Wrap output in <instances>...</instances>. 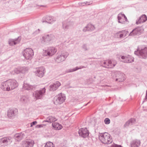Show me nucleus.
<instances>
[{
  "label": "nucleus",
  "instance_id": "f257e3e1",
  "mask_svg": "<svg viewBox=\"0 0 147 147\" xmlns=\"http://www.w3.org/2000/svg\"><path fill=\"white\" fill-rule=\"evenodd\" d=\"M98 136L99 140L103 144H109L113 141L110 135L107 133H99Z\"/></svg>",
  "mask_w": 147,
  "mask_h": 147
},
{
  "label": "nucleus",
  "instance_id": "f03ea898",
  "mask_svg": "<svg viewBox=\"0 0 147 147\" xmlns=\"http://www.w3.org/2000/svg\"><path fill=\"white\" fill-rule=\"evenodd\" d=\"M134 54L140 58L145 59L147 57V47L141 49L138 47L137 50L135 51Z\"/></svg>",
  "mask_w": 147,
  "mask_h": 147
},
{
  "label": "nucleus",
  "instance_id": "7ed1b4c3",
  "mask_svg": "<svg viewBox=\"0 0 147 147\" xmlns=\"http://www.w3.org/2000/svg\"><path fill=\"white\" fill-rule=\"evenodd\" d=\"M46 89L45 87L40 89L39 90L34 91L33 93V96L36 99H41L44 96Z\"/></svg>",
  "mask_w": 147,
  "mask_h": 147
},
{
  "label": "nucleus",
  "instance_id": "20e7f679",
  "mask_svg": "<svg viewBox=\"0 0 147 147\" xmlns=\"http://www.w3.org/2000/svg\"><path fill=\"white\" fill-rule=\"evenodd\" d=\"M69 55V53L66 51H64L59 53L55 58V61L56 63H58L65 61Z\"/></svg>",
  "mask_w": 147,
  "mask_h": 147
},
{
  "label": "nucleus",
  "instance_id": "39448f33",
  "mask_svg": "<svg viewBox=\"0 0 147 147\" xmlns=\"http://www.w3.org/2000/svg\"><path fill=\"white\" fill-rule=\"evenodd\" d=\"M65 99V96L64 94H59L55 97L54 103L56 105H60L63 103Z\"/></svg>",
  "mask_w": 147,
  "mask_h": 147
},
{
  "label": "nucleus",
  "instance_id": "423d86ee",
  "mask_svg": "<svg viewBox=\"0 0 147 147\" xmlns=\"http://www.w3.org/2000/svg\"><path fill=\"white\" fill-rule=\"evenodd\" d=\"M34 55L33 50L30 48H27L25 49L23 52V55L27 60L31 59Z\"/></svg>",
  "mask_w": 147,
  "mask_h": 147
},
{
  "label": "nucleus",
  "instance_id": "0eeeda50",
  "mask_svg": "<svg viewBox=\"0 0 147 147\" xmlns=\"http://www.w3.org/2000/svg\"><path fill=\"white\" fill-rule=\"evenodd\" d=\"M115 81L118 82H123L126 79L125 74L120 71H116L115 74Z\"/></svg>",
  "mask_w": 147,
  "mask_h": 147
},
{
  "label": "nucleus",
  "instance_id": "6e6552de",
  "mask_svg": "<svg viewBox=\"0 0 147 147\" xmlns=\"http://www.w3.org/2000/svg\"><path fill=\"white\" fill-rule=\"evenodd\" d=\"M57 49L53 47H49L43 53V56H51L53 55L57 52Z\"/></svg>",
  "mask_w": 147,
  "mask_h": 147
},
{
  "label": "nucleus",
  "instance_id": "1a4fd4ad",
  "mask_svg": "<svg viewBox=\"0 0 147 147\" xmlns=\"http://www.w3.org/2000/svg\"><path fill=\"white\" fill-rule=\"evenodd\" d=\"M53 38L54 36L52 34L45 35L42 37V43L46 45H48Z\"/></svg>",
  "mask_w": 147,
  "mask_h": 147
},
{
  "label": "nucleus",
  "instance_id": "9d476101",
  "mask_svg": "<svg viewBox=\"0 0 147 147\" xmlns=\"http://www.w3.org/2000/svg\"><path fill=\"white\" fill-rule=\"evenodd\" d=\"M144 29L142 27H138L133 29L129 34V36H134L136 35H140L143 32Z\"/></svg>",
  "mask_w": 147,
  "mask_h": 147
},
{
  "label": "nucleus",
  "instance_id": "9b49d317",
  "mask_svg": "<svg viewBox=\"0 0 147 147\" xmlns=\"http://www.w3.org/2000/svg\"><path fill=\"white\" fill-rule=\"evenodd\" d=\"M11 137L8 136L3 138L0 139V144L2 146H7L10 144L11 142Z\"/></svg>",
  "mask_w": 147,
  "mask_h": 147
},
{
  "label": "nucleus",
  "instance_id": "f8f14e48",
  "mask_svg": "<svg viewBox=\"0 0 147 147\" xmlns=\"http://www.w3.org/2000/svg\"><path fill=\"white\" fill-rule=\"evenodd\" d=\"M78 134L80 136L86 138L88 136L89 132L86 128H81L79 130Z\"/></svg>",
  "mask_w": 147,
  "mask_h": 147
},
{
  "label": "nucleus",
  "instance_id": "ddd939ff",
  "mask_svg": "<svg viewBox=\"0 0 147 147\" xmlns=\"http://www.w3.org/2000/svg\"><path fill=\"white\" fill-rule=\"evenodd\" d=\"M45 72V69L43 67H41L36 69L35 74L38 77L42 78Z\"/></svg>",
  "mask_w": 147,
  "mask_h": 147
},
{
  "label": "nucleus",
  "instance_id": "4468645a",
  "mask_svg": "<svg viewBox=\"0 0 147 147\" xmlns=\"http://www.w3.org/2000/svg\"><path fill=\"white\" fill-rule=\"evenodd\" d=\"M8 80L10 90L15 89L18 86V84L15 80Z\"/></svg>",
  "mask_w": 147,
  "mask_h": 147
},
{
  "label": "nucleus",
  "instance_id": "2eb2a0df",
  "mask_svg": "<svg viewBox=\"0 0 147 147\" xmlns=\"http://www.w3.org/2000/svg\"><path fill=\"white\" fill-rule=\"evenodd\" d=\"M34 144L33 140L29 139L22 142V145L23 147H33Z\"/></svg>",
  "mask_w": 147,
  "mask_h": 147
},
{
  "label": "nucleus",
  "instance_id": "dca6fc26",
  "mask_svg": "<svg viewBox=\"0 0 147 147\" xmlns=\"http://www.w3.org/2000/svg\"><path fill=\"white\" fill-rule=\"evenodd\" d=\"M120 57L122 59L121 61L123 62L131 63L134 61V58L128 55L127 57L122 56Z\"/></svg>",
  "mask_w": 147,
  "mask_h": 147
},
{
  "label": "nucleus",
  "instance_id": "f3484780",
  "mask_svg": "<svg viewBox=\"0 0 147 147\" xmlns=\"http://www.w3.org/2000/svg\"><path fill=\"white\" fill-rule=\"evenodd\" d=\"M8 80L2 82L1 85V88L3 90L9 91L10 90Z\"/></svg>",
  "mask_w": 147,
  "mask_h": 147
},
{
  "label": "nucleus",
  "instance_id": "a211bd4d",
  "mask_svg": "<svg viewBox=\"0 0 147 147\" xmlns=\"http://www.w3.org/2000/svg\"><path fill=\"white\" fill-rule=\"evenodd\" d=\"M60 83L58 81H56L50 86V90L54 91L57 90L61 85Z\"/></svg>",
  "mask_w": 147,
  "mask_h": 147
},
{
  "label": "nucleus",
  "instance_id": "6ab92c4d",
  "mask_svg": "<svg viewBox=\"0 0 147 147\" xmlns=\"http://www.w3.org/2000/svg\"><path fill=\"white\" fill-rule=\"evenodd\" d=\"M95 29V28L94 25L91 24H88L82 30L84 32L86 31L91 32L94 30Z\"/></svg>",
  "mask_w": 147,
  "mask_h": 147
},
{
  "label": "nucleus",
  "instance_id": "aec40b11",
  "mask_svg": "<svg viewBox=\"0 0 147 147\" xmlns=\"http://www.w3.org/2000/svg\"><path fill=\"white\" fill-rule=\"evenodd\" d=\"M141 141L140 140L134 139L130 142L131 147H139L141 144Z\"/></svg>",
  "mask_w": 147,
  "mask_h": 147
},
{
  "label": "nucleus",
  "instance_id": "412c9836",
  "mask_svg": "<svg viewBox=\"0 0 147 147\" xmlns=\"http://www.w3.org/2000/svg\"><path fill=\"white\" fill-rule=\"evenodd\" d=\"M147 20V17L145 14L142 15L136 22V24H138L145 22Z\"/></svg>",
  "mask_w": 147,
  "mask_h": 147
},
{
  "label": "nucleus",
  "instance_id": "4be33fe9",
  "mask_svg": "<svg viewBox=\"0 0 147 147\" xmlns=\"http://www.w3.org/2000/svg\"><path fill=\"white\" fill-rule=\"evenodd\" d=\"M73 24L74 23L72 22H63V27L64 30H67L71 27Z\"/></svg>",
  "mask_w": 147,
  "mask_h": 147
},
{
  "label": "nucleus",
  "instance_id": "5701e85b",
  "mask_svg": "<svg viewBox=\"0 0 147 147\" xmlns=\"http://www.w3.org/2000/svg\"><path fill=\"white\" fill-rule=\"evenodd\" d=\"M55 21V20L52 17L47 16L43 18L42 22H45L50 24Z\"/></svg>",
  "mask_w": 147,
  "mask_h": 147
},
{
  "label": "nucleus",
  "instance_id": "b1692460",
  "mask_svg": "<svg viewBox=\"0 0 147 147\" xmlns=\"http://www.w3.org/2000/svg\"><path fill=\"white\" fill-rule=\"evenodd\" d=\"M36 86L31 85L28 84L24 83L23 88L25 90H34L36 88Z\"/></svg>",
  "mask_w": 147,
  "mask_h": 147
},
{
  "label": "nucleus",
  "instance_id": "393cba45",
  "mask_svg": "<svg viewBox=\"0 0 147 147\" xmlns=\"http://www.w3.org/2000/svg\"><path fill=\"white\" fill-rule=\"evenodd\" d=\"M17 111V110L15 108L9 109L7 112L8 116L9 118L14 117L15 115V113Z\"/></svg>",
  "mask_w": 147,
  "mask_h": 147
},
{
  "label": "nucleus",
  "instance_id": "a878e982",
  "mask_svg": "<svg viewBox=\"0 0 147 147\" xmlns=\"http://www.w3.org/2000/svg\"><path fill=\"white\" fill-rule=\"evenodd\" d=\"M25 136V133L21 132L16 134L14 136V138L16 140L19 141L24 138Z\"/></svg>",
  "mask_w": 147,
  "mask_h": 147
},
{
  "label": "nucleus",
  "instance_id": "bb28decb",
  "mask_svg": "<svg viewBox=\"0 0 147 147\" xmlns=\"http://www.w3.org/2000/svg\"><path fill=\"white\" fill-rule=\"evenodd\" d=\"M20 39L19 37L16 39H10L9 40V44L10 45L13 46L14 45H16L20 41Z\"/></svg>",
  "mask_w": 147,
  "mask_h": 147
},
{
  "label": "nucleus",
  "instance_id": "cd10ccee",
  "mask_svg": "<svg viewBox=\"0 0 147 147\" xmlns=\"http://www.w3.org/2000/svg\"><path fill=\"white\" fill-rule=\"evenodd\" d=\"M111 63V62L110 61H105L103 62V64H102L101 65L106 68H113L115 66V64H113V66H111L110 64Z\"/></svg>",
  "mask_w": 147,
  "mask_h": 147
},
{
  "label": "nucleus",
  "instance_id": "c85d7f7f",
  "mask_svg": "<svg viewBox=\"0 0 147 147\" xmlns=\"http://www.w3.org/2000/svg\"><path fill=\"white\" fill-rule=\"evenodd\" d=\"M136 120L134 118H131L127 121L124 125V127H127L129 125H131L134 124Z\"/></svg>",
  "mask_w": 147,
  "mask_h": 147
},
{
  "label": "nucleus",
  "instance_id": "c756f323",
  "mask_svg": "<svg viewBox=\"0 0 147 147\" xmlns=\"http://www.w3.org/2000/svg\"><path fill=\"white\" fill-rule=\"evenodd\" d=\"M57 120V119L54 117L50 116L47 118L46 120L43 121V122H47L49 123H52Z\"/></svg>",
  "mask_w": 147,
  "mask_h": 147
},
{
  "label": "nucleus",
  "instance_id": "7c9ffc66",
  "mask_svg": "<svg viewBox=\"0 0 147 147\" xmlns=\"http://www.w3.org/2000/svg\"><path fill=\"white\" fill-rule=\"evenodd\" d=\"M52 126L54 129L55 130H59L61 129L62 127V125L57 123H53L52 124Z\"/></svg>",
  "mask_w": 147,
  "mask_h": 147
},
{
  "label": "nucleus",
  "instance_id": "2f4dec72",
  "mask_svg": "<svg viewBox=\"0 0 147 147\" xmlns=\"http://www.w3.org/2000/svg\"><path fill=\"white\" fill-rule=\"evenodd\" d=\"M86 67H85V66H80L79 67H76L75 68H74L73 69H69L67 70L66 72L67 73L73 72L74 71H75L79 69H81L83 68H85Z\"/></svg>",
  "mask_w": 147,
  "mask_h": 147
},
{
  "label": "nucleus",
  "instance_id": "473e14b6",
  "mask_svg": "<svg viewBox=\"0 0 147 147\" xmlns=\"http://www.w3.org/2000/svg\"><path fill=\"white\" fill-rule=\"evenodd\" d=\"M118 22L122 24L124 22V20L123 18L122 13H119L118 16Z\"/></svg>",
  "mask_w": 147,
  "mask_h": 147
},
{
  "label": "nucleus",
  "instance_id": "72a5a7b5",
  "mask_svg": "<svg viewBox=\"0 0 147 147\" xmlns=\"http://www.w3.org/2000/svg\"><path fill=\"white\" fill-rule=\"evenodd\" d=\"M21 73H25L27 72L28 70V68L27 67H20Z\"/></svg>",
  "mask_w": 147,
  "mask_h": 147
},
{
  "label": "nucleus",
  "instance_id": "f704fd0d",
  "mask_svg": "<svg viewBox=\"0 0 147 147\" xmlns=\"http://www.w3.org/2000/svg\"><path fill=\"white\" fill-rule=\"evenodd\" d=\"M125 30H122L121 31H119L117 33V34L119 35L120 38H123L124 37V34L125 33Z\"/></svg>",
  "mask_w": 147,
  "mask_h": 147
},
{
  "label": "nucleus",
  "instance_id": "c9c22d12",
  "mask_svg": "<svg viewBox=\"0 0 147 147\" xmlns=\"http://www.w3.org/2000/svg\"><path fill=\"white\" fill-rule=\"evenodd\" d=\"M44 147H55L54 145L52 142H47L45 145Z\"/></svg>",
  "mask_w": 147,
  "mask_h": 147
},
{
  "label": "nucleus",
  "instance_id": "e433bc0d",
  "mask_svg": "<svg viewBox=\"0 0 147 147\" xmlns=\"http://www.w3.org/2000/svg\"><path fill=\"white\" fill-rule=\"evenodd\" d=\"M26 98L25 96H21L20 98V101L22 103L25 102L26 101Z\"/></svg>",
  "mask_w": 147,
  "mask_h": 147
},
{
  "label": "nucleus",
  "instance_id": "4c0bfd02",
  "mask_svg": "<svg viewBox=\"0 0 147 147\" xmlns=\"http://www.w3.org/2000/svg\"><path fill=\"white\" fill-rule=\"evenodd\" d=\"M14 71L16 74H18L21 73L20 67L15 69L14 70Z\"/></svg>",
  "mask_w": 147,
  "mask_h": 147
},
{
  "label": "nucleus",
  "instance_id": "58836bf2",
  "mask_svg": "<svg viewBox=\"0 0 147 147\" xmlns=\"http://www.w3.org/2000/svg\"><path fill=\"white\" fill-rule=\"evenodd\" d=\"M104 122L105 124H108L110 123V120L108 118H106L105 119Z\"/></svg>",
  "mask_w": 147,
  "mask_h": 147
},
{
  "label": "nucleus",
  "instance_id": "ea45409f",
  "mask_svg": "<svg viewBox=\"0 0 147 147\" xmlns=\"http://www.w3.org/2000/svg\"><path fill=\"white\" fill-rule=\"evenodd\" d=\"M82 47L84 51H86L88 50L87 45L86 44H84L83 45Z\"/></svg>",
  "mask_w": 147,
  "mask_h": 147
},
{
  "label": "nucleus",
  "instance_id": "a19ab883",
  "mask_svg": "<svg viewBox=\"0 0 147 147\" xmlns=\"http://www.w3.org/2000/svg\"><path fill=\"white\" fill-rule=\"evenodd\" d=\"M92 3H90V2H88L87 1H86L85 2H83V3H80V5H81L82 6H84L85 5H86L88 3V5H90V4H91Z\"/></svg>",
  "mask_w": 147,
  "mask_h": 147
},
{
  "label": "nucleus",
  "instance_id": "79ce46f5",
  "mask_svg": "<svg viewBox=\"0 0 147 147\" xmlns=\"http://www.w3.org/2000/svg\"><path fill=\"white\" fill-rule=\"evenodd\" d=\"M37 123V122L36 121H34L32 122V123H31L30 124V127H32L33 125H36Z\"/></svg>",
  "mask_w": 147,
  "mask_h": 147
},
{
  "label": "nucleus",
  "instance_id": "37998d69",
  "mask_svg": "<svg viewBox=\"0 0 147 147\" xmlns=\"http://www.w3.org/2000/svg\"><path fill=\"white\" fill-rule=\"evenodd\" d=\"M111 147H122V146L121 145H118L115 144L113 145Z\"/></svg>",
  "mask_w": 147,
  "mask_h": 147
},
{
  "label": "nucleus",
  "instance_id": "c03bdc74",
  "mask_svg": "<svg viewBox=\"0 0 147 147\" xmlns=\"http://www.w3.org/2000/svg\"><path fill=\"white\" fill-rule=\"evenodd\" d=\"M109 61H110L111 62V63H110V65H111V66H113V64H115V66L116 65V63L115 62L113 61H112L111 60H109Z\"/></svg>",
  "mask_w": 147,
  "mask_h": 147
},
{
  "label": "nucleus",
  "instance_id": "a18cd8bd",
  "mask_svg": "<svg viewBox=\"0 0 147 147\" xmlns=\"http://www.w3.org/2000/svg\"><path fill=\"white\" fill-rule=\"evenodd\" d=\"M123 15V19L124 20V21H127V19L126 17L125 16V15L124 14H122Z\"/></svg>",
  "mask_w": 147,
  "mask_h": 147
},
{
  "label": "nucleus",
  "instance_id": "49530a36",
  "mask_svg": "<svg viewBox=\"0 0 147 147\" xmlns=\"http://www.w3.org/2000/svg\"><path fill=\"white\" fill-rule=\"evenodd\" d=\"M43 126L42 125H36V127L37 128H40L41 127H42Z\"/></svg>",
  "mask_w": 147,
  "mask_h": 147
},
{
  "label": "nucleus",
  "instance_id": "de8ad7c7",
  "mask_svg": "<svg viewBox=\"0 0 147 147\" xmlns=\"http://www.w3.org/2000/svg\"><path fill=\"white\" fill-rule=\"evenodd\" d=\"M125 32H126L124 34V37H125L126 36V35L127 34V33H128V32L125 31Z\"/></svg>",
  "mask_w": 147,
  "mask_h": 147
},
{
  "label": "nucleus",
  "instance_id": "09e8293b",
  "mask_svg": "<svg viewBox=\"0 0 147 147\" xmlns=\"http://www.w3.org/2000/svg\"><path fill=\"white\" fill-rule=\"evenodd\" d=\"M147 95L146 94V96L144 99V101H143V102L145 101L146 100H147Z\"/></svg>",
  "mask_w": 147,
  "mask_h": 147
},
{
  "label": "nucleus",
  "instance_id": "8fccbe9b",
  "mask_svg": "<svg viewBox=\"0 0 147 147\" xmlns=\"http://www.w3.org/2000/svg\"><path fill=\"white\" fill-rule=\"evenodd\" d=\"M147 95L146 94V96L144 99V101H143V102L145 101L146 100H147Z\"/></svg>",
  "mask_w": 147,
  "mask_h": 147
},
{
  "label": "nucleus",
  "instance_id": "3c124183",
  "mask_svg": "<svg viewBox=\"0 0 147 147\" xmlns=\"http://www.w3.org/2000/svg\"><path fill=\"white\" fill-rule=\"evenodd\" d=\"M89 103V102H88V103H87V104H86L85 105V106L87 105Z\"/></svg>",
  "mask_w": 147,
  "mask_h": 147
},
{
  "label": "nucleus",
  "instance_id": "603ef678",
  "mask_svg": "<svg viewBox=\"0 0 147 147\" xmlns=\"http://www.w3.org/2000/svg\"><path fill=\"white\" fill-rule=\"evenodd\" d=\"M146 94L147 95V90L146 91Z\"/></svg>",
  "mask_w": 147,
  "mask_h": 147
}]
</instances>
